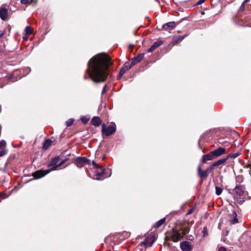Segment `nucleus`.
<instances>
[{
    "label": "nucleus",
    "instance_id": "f257e3e1",
    "mask_svg": "<svg viewBox=\"0 0 251 251\" xmlns=\"http://www.w3.org/2000/svg\"><path fill=\"white\" fill-rule=\"evenodd\" d=\"M110 60L106 54L102 53L95 55L89 60L86 72L93 81L100 82L106 79L107 71L112 64Z\"/></svg>",
    "mask_w": 251,
    "mask_h": 251
},
{
    "label": "nucleus",
    "instance_id": "f03ea898",
    "mask_svg": "<svg viewBox=\"0 0 251 251\" xmlns=\"http://www.w3.org/2000/svg\"><path fill=\"white\" fill-rule=\"evenodd\" d=\"M60 160L59 157H56L52 159L48 165V167L53 166L52 168L46 170H38L33 173L32 176L35 179H39L44 176L51 171L55 170L57 167L61 166L65 162V160L60 162Z\"/></svg>",
    "mask_w": 251,
    "mask_h": 251
},
{
    "label": "nucleus",
    "instance_id": "7ed1b4c3",
    "mask_svg": "<svg viewBox=\"0 0 251 251\" xmlns=\"http://www.w3.org/2000/svg\"><path fill=\"white\" fill-rule=\"evenodd\" d=\"M92 165L94 168L96 169H97V171L95 172V174L94 175V178L97 180H101L103 178V176L104 174V169L103 167L98 163H96L95 161H92Z\"/></svg>",
    "mask_w": 251,
    "mask_h": 251
},
{
    "label": "nucleus",
    "instance_id": "20e7f679",
    "mask_svg": "<svg viewBox=\"0 0 251 251\" xmlns=\"http://www.w3.org/2000/svg\"><path fill=\"white\" fill-rule=\"evenodd\" d=\"M116 130V126L115 124H112L107 127L105 124H103L101 126V131L106 136H110L113 134Z\"/></svg>",
    "mask_w": 251,
    "mask_h": 251
},
{
    "label": "nucleus",
    "instance_id": "39448f33",
    "mask_svg": "<svg viewBox=\"0 0 251 251\" xmlns=\"http://www.w3.org/2000/svg\"><path fill=\"white\" fill-rule=\"evenodd\" d=\"M233 192L234 193V197L238 200H240L243 199L244 195V188L243 186L241 185L237 186L233 190Z\"/></svg>",
    "mask_w": 251,
    "mask_h": 251
},
{
    "label": "nucleus",
    "instance_id": "423d86ee",
    "mask_svg": "<svg viewBox=\"0 0 251 251\" xmlns=\"http://www.w3.org/2000/svg\"><path fill=\"white\" fill-rule=\"evenodd\" d=\"M75 164L79 168H81L86 164H90V161L85 157H78L75 160Z\"/></svg>",
    "mask_w": 251,
    "mask_h": 251
},
{
    "label": "nucleus",
    "instance_id": "0eeeda50",
    "mask_svg": "<svg viewBox=\"0 0 251 251\" xmlns=\"http://www.w3.org/2000/svg\"><path fill=\"white\" fill-rule=\"evenodd\" d=\"M182 236L179 231L173 228L171 235V240L174 242H177L182 238Z\"/></svg>",
    "mask_w": 251,
    "mask_h": 251
},
{
    "label": "nucleus",
    "instance_id": "6e6552de",
    "mask_svg": "<svg viewBox=\"0 0 251 251\" xmlns=\"http://www.w3.org/2000/svg\"><path fill=\"white\" fill-rule=\"evenodd\" d=\"M225 152L226 149L222 147L219 148L211 151V153H212L214 158L222 155L225 154Z\"/></svg>",
    "mask_w": 251,
    "mask_h": 251
},
{
    "label": "nucleus",
    "instance_id": "1a4fd4ad",
    "mask_svg": "<svg viewBox=\"0 0 251 251\" xmlns=\"http://www.w3.org/2000/svg\"><path fill=\"white\" fill-rule=\"evenodd\" d=\"M0 18L3 21H6L8 19V12L7 8L0 7Z\"/></svg>",
    "mask_w": 251,
    "mask_h": 251
},
{
    "label": "nucleus",
    "instance_id": "9d476101",
    "mask_svg": "<svg viewBox=\"0 0 251 251\" xmlns=\"http://www.w3.org/2000/svg\"><path fill=\"white\" fill-rule=\"evenodd\" d=\"M198 173L199 176L201 178H205L208 176L209 175L206 170L204 171L201 170V165H199L198 167Z\"/></svg>",
    "mask_w": 251,
    "mask_h": 251
},
{
    "label": "nucleus",
    "instance_id": "9b49d317",
    "mask_svg": "<svg viewBox=\"0 0 251 251\" xmlns=\"http://www.w3.org/2000/svg\"><path fill=\"white\" fill-rule=\"evenodd\" d=\"M185 36L186 35H178L174 37L171 44H172L173 46H174L175 45L180 43L184 39Z\"/></svg>",
    "mask_w": 251,
    "mask_h": 251
},
{
    "label": "nucleus",
    "instance_id": "f8f14e48",
    "mask_svg": "<svg viewBox=\"0 0 251 251\" xmlns=\"http://www.w3.org/2000/svg\"><path fill=\"white\" fill-rule=\"evenodd\" d=\"M214 159V157L212 153H211V151L210 153L203 155L202 158V162L203 163H206L208 161H211V160H213Z\"/></svg>",
    "mask_w": 251,
    "mask_h": 251
},
{
    "label": "nucleus",
    "instance_id": "ddd939ff",
    "mask_svg": "<svg viewBox=\"0 0 251 251\" xmlns=\"http://www.w3.org/2000/svg\"><path fill=\"white\" fill-rule=\"evenodd\" d=\"M154 242L152 237H147L143 242L141 243V245H144L146 248L151 247Z\"/></svg>",
    "mask_w": 251,
    "mask_h": 251
},
{
    "label": "nucleus",
    "instance_id": "4468645a",
    "mask_svg": "<svg viewBox=\"0 0 251 251\" xmlns=\"http://www.w3.org/2000/svg\"><path fill=\"white\" fill-rule=\"evenodd\" d=\"M163 44V42L161 41H157L153 43L151 47L148 49V51L149 52H152L157 48Z\"/></svg>",
    "mask_w": 251,
    "mask_h": 251
},
{
    "label": "nucleus",
    "instance_id": "2eb2a0df",
    "mask_svg": "<svg viewBox=\"0 0 251 251\" xmlns=\"http://www.w3.org/2000/svg\"><path fill=\"white\" fill-rule=\"evenodd\" d=\"M180 248L182 251H190L192 249L191 246L186 241L181 244Z\"/></svg>",
    "mask_w": 251,
    "mask_h": 251
},
{
    "label": "nucleus",
    "instance_id": "dca6fc26",
    "mask_svg": "<svg viewBox=\"0 0 251 251\" xmlns=\"http://www.w3.org/2000/svg\"><path fill=\"white\" fill-rule=\"evenodd\" d=\"M179 232L181 231V234L182 236V237L187 234L190 231V228L188 226H185L184 225L182 224L180 227Z\"/></svg>",
    "mask_w": 251,
    "mask_h": 251
},
{
    "label": "nucleus",
    "instance_id": "f3484780",
    "mask_svg": "<svg viewBox=\"0 0 251 251\" xmlns=\"http://www.w3.org/2000/svg\"><path fill=\"white\" fill-rule=\"evenodd\" d=\"M91 123L95 126H98L101 124V120L99 117H94L92 119Z\"/></svg>",
    "mask_w": 251,
    "mask_h": 251
},
{
    "label": "nucleus",
    "instance_id": "a211bd4d",
    "mask_svg": "<svg viewBox=\"0 0 251 251\" xmlns=\"http://www.w3.org/2000/svg\"><path fill=\"white\" fill-rule=\"evenodd\" d=\"M176 26L175 22H169L163 25V27L165 30H171L174 29Z\"/></svg>",
    "mask_w": 251,
    "mask_h": 251
},
{
    "label": "nucleus",
    "instance_id": "6ab92c4d",
    "mask_svg": "<svg viewBox=\"0 0 251 251\" xmlns=\"http://www.w3.org/2000/svg\"><path fill=\"white\" fill-rule=\"evenodd\" d=\"M227 160V158L226 157L220 159L214 163V166L217 167L219 165H223Z\"/></svg>",
    "mask_w": 251,
    "mask_h": 251
},
{
    "label": "nucleus",
    "instance_id": "aec40b11",
    "mask_svg": "<svg viewBox=\"0 0 251 251\" xmlns=\"http://www.w3.org/2000/svg\"><path fill=\"white\" fill-rule=\"evenodd\" d=\"M237 215L235 211H234L232 215H231V217L232 218V219L230 220L229 221L231 224L234 225L238 223V220L237 218Z\"/></svg>",
    "mask_w": 251,
    "mask_h": 251
},
{
    "label": "nucleus",
    "instance_id": "412c9836",
    "mask_svg": "<svg viewBox=\"0 0 251 251\" xmlns=\"http://www.w3.org/2000/svg\"><path fill=\"white\" fill-rule=\"evenodd\" d=\"M165 221L166 218H165L160 219L159 221H158L155 224V225H154V227L155 229L158 228L160 226H161L163 224H164L165 223Z\"/></svg>",
    "mask_w": 251,
    "mask_h": 251
},
{
    "label": "nucleus",
    "instance_id": "4be33fe9",
    "mask_svg": "<svg viewBox=\"0 0 251 251\" xmlns=\"http://www.w3.org/2000/svg\"><path fill=\"white\" fill-rule=\"evenodd\" d=\"M33 31V28L30 26H26L24 32L26 36H28L29 35L31 34Z\"/></svg>",
    "mask_w": 251,
    "mask_h": 251
},
{
    "label": "nucleus",
    "instance_id": "5701e85b",
    "mask_svg": "<svg viewBox=\"0 0 251 251\" xmlns=\"http://www.w3.org/2000/svg\"><path fill=\"white\" fill-rule=\"evenodd\" d=\"M131 68V66L128 67L127 66H125L123 67L120 71L119 75L121 77L129 69Z\"/></svg>",
    "mask_w": 251,
    "mask_h": 251
},
{
    "label": "nucleus",
    "instance_id": "b1692460",
    "mask_svg": "<svg viewBox=\"0 0 251 251\" xmlns=\"http://www.w3.org/2000/svg\"><path fill=\"white\" fill-rule=\"evenodd\" d=\"M51 143H52L51 140H50V139L46 140L45 141V142L43 143V148L44 149L47 150L50 146V145H51Z\"/></svg>",
    "mask_w": 251,
    "mask_h": 251
},
{
    "label": "nucleus",
    "instance_id": "393cba45",
    "mask_svg": "<svg viewBox=\"0 0 251 251\" xmlns=\"http://www.w3.org/2000/svg\"><path fill=\"white\" fill-rule=\"evenodd\" d=\"M240 154V153L239 152L230 153L226 156V158H227V159L228 158H235L237 157L238 156H239Z\"/></svg>",
    "mask_w": 251,
    "mask_h": 251
},
{
    "label": "nucleus",
    "instance_id": "a878e982",
    "mask_svg": "<svg viewBox=\"0 0 251 251\" xmlns=\"http://www.w3.org/2000/svg\"><path fill=\"white\" fill-rule=\"evenodd\" d=\"M6 143L4 140L0 141V150H6Z\"/></svg>",
    "mask_w": 251,
    "mask_h": 251
},
{
    "label": "nucleus",
    "instance_id": "bb28decb",
    "mask_svg": "<svg viewBox=\"0 0 251 251\" xmlns=\"http://www.w3.org/2000/svg\"><path fill=\"white\" fill-rule=\"evenodd\" d=\"M144 56V53H140L138 56H137L136 57H135L134 59L136 60V62L139 63L142 60Z\"/></svg>",
    "mask_w": 251,
    "mask_h": 251
},
{
    "label": "nucleus",
    "instance_id": "cd10ccee",
    "mask_svg": "<svg viewBox=\"0 0 251 251\" xmlns=\"http://www.w3.org/2000/svg\"><path fill=\"white\" fill-rule=\"evenodd\" d=\"M223 189L220 187H216V194L217 195H220L222 193Z\"/></svg>",
    "mask_w": 251,
    "mask_h": 251
},
{
    "label": "nucleus",
    "instance_id": "c85d7f7f",
    "mask_svg": "<svg viewBox=\"0 0 251 251\" xmlns=\"http://www.w3.org/2000/svg\"><path fill=\"white\" fill-rule=\"evenodd\" d=\"M73 122H74V120L72 119H69L68 121H67L66 122V126H71L72 125Z\"/></svg>",
    "mask_w": 251,
    "mask_h": 251
},
{
    "label": "nucleus",
    "instance_id": "c756f323",
    "mask_svg": "<svg viewBox=\"0 0 251 251\" xmlns=\"http://www.w3.org/2000/svg\"><path fill=\"white\" fill-rule=\"evenodd\" d=\"M202 232V234H203V236L204 237L208 235V230H207V228L206 227H204L203 228Z\"/></svg>",
    "mask_w": 251,
    "mask_h": 251
},
{
    "label": "nucleus",
    "instance_id": "7c9ffc66",
    "mask_svg": "<svg viewBox=\"0 0 251 251\" xmlns=\"http://www.w3.org/2000/svg\"><path fill=\"white\" fill-rule=\"evenodd\" d=\"M216 166H214V163L208 168H207L206 169L207 172L208 173V174L209 173H210L211 171H213V170L214 169V167H215Z\"/></svg>",
    "mask_w": 251,
    "mask_h": 251
},
{
    "label": "nucleus",
    "instance_id": "2f4dec72",
    "mask_svg": "<svg viewBox=\"0 0 251 251\" xmlns=\"http://www.w3.org/2000/svg\"><path fill=\"white\" fill-rule=\"evenodd\" d=\"M7 150H0V157L4 156L7 153Z\"/></svg>",
    "mask_w": 251,
    "mask_h": 251
},
{
    "label": "nucleus",
    "instance_id": "473e14b6",
    "mask_svg": "<svg viewBox=\"0 0 251 251\" xmlns=\"http://www.w3.org/2000/svg\"><path fill=\"white\" fill-rule=\"evenodd\" d=\"M81 120L83 123L86 124L88 122L89 119L83 117L81 119Z\"/></svg>",
    "mask_w": 251,
    "mask_h": 251
},
{
    "label": "nucleus",
    "instance_id": "72a5a7b5",
    "mask_svg": "<svg viewBox=\"0 0 251 251\" xmlns=\"http://www.w3.org/2000/svg\"><path fill=\"white\" fill-rule=\"evenodd\" d=\"M218 251H227V249L225 247H221L218 249Z\"/></svg>",
    "mask_w": 251,
    "mask_h": 251
},
{
    "label": "nucleus",
    "instance_id": "f704fd0d",
    "mask_svg": "<svg viewBox=\"0 0 251 251\" xmlns=\"http://www.w3.org/2000/svg\"><path fill=\"white\" fill-rule=\"evenodd\" d=\"M106 87H107V85H105L103 88V89H102V91L101 92L102 95H103L104 94H105L106 93V92L107 91Z\"/></svg>",
    "mask_w": 251,
    "mask_h": 251
},
{
    "label": "nucleus",
    "instance_id": "c9c22d12",
    "mask_svg": "<svg viewBox=\"0 0 251 251\" xmlns=\"http://www.w3.org/2000/svg\"><path fill=\"white\" fill-rule=\"evenodd\" d=\"M138 63V62H136V60L135 59H134L133 60H132V62H131V64H130V66H131V67Z\"/></svg>",
    "mask_w": 251,
    "mask_h": 251
},
{
    "label": "nucleus",
    "instance_id": "e433bc0d",
    "mask_svg": "<svg viewBox=\"0 0 251 251\" xmlns=\"http://www.w3.org/2000/svg\"><path fill=\"white\" fill-rule=\"evenodd\" d=\"M205 1V0H199L197 2V5H200V4L203 3Z\"/></svg>",
    "mask_w": 251,
    "mask_h": 251
},
{
    "label": "nucleus",
    "instance_id": "4c0bfd02",
    "mask_svg": "<svg viewBox=\"0 0 251 251\" xmlns=\"http://www.w3.org/2000/svg\"><path fill=\"white\" fill-rule=\"evenodd\" d=\"M28 0H21V2L22 4H27L28 2Z\"/></svg>",
    "mask_w": 251,
    "mask_h": 251
},
{
    "label": "nucleus",
    "instance_id": "58836bf2",
    "mask_svg": "<svg viewBox=\"0 0 251 251\" xmlns=\"http://www.w3.org/2000/svg\"><path fill=\"white\" fill-rule=\"evenodd\" d=\"M240 8L242 10H244V9H245V3H243V2L242 3V4L241 5Z\"/></svg>",
    "mask_w": 251,
    "mask_h": 251
},
{
    "label": "nucleus",
    "instance_id": "ea45409f",
    "mask_svg": "<svg viewBox=\"0 0 251 251\" xmlns=\"http://www.w3.org/2000/svg\"><path fill=\"white\" fill-rule=\"evenodd\" d=\"M194 211V209L193 208L192 209H190L189 211L188 212V214H191L193 211Z\"/></svg>",
    "mask_w": 251,
    "mask_h": 251
},
{
    "label": "nucleus",
    "instance_id": "a19ab883",
    "mask_svg": "<svg viewBox=\"0 0 251 251\" xmlns=\"http://www.w3.org/2000/svg\"><path fill=\"white\" fill-rule=\"evenodd\" d=\"M28 36H26V37L25 36H24V37H23L24 39L25 40H26L28 39Z\"/></svg>",
    "mask_w": 251,
    "mask_h": 251
},
{
    "label": "nucleus",
    "instance_id": "79ce46f5",
    "mask_svg": "<svg viewBox=\"0 0 251 251\" xmlns=\"http://www.w3.org/2000/svg\"><path fill=\"white\" fill-rule=\"evenodd\" d=\"M247 168H250L251 167V164H248L246 166Z\"/></svg>",
    "mask_w": 251,
    "mask_h": 251
},
{
    "label": "nucleus",
    "instance_id": "37998d69",
    "mask_svg": "<svg viewBox=\"0 0 251 251\" xmlns=\"http://www.w3.org/2000/svg\"><path fill=\"white\" fill-rule=\"evenodd\" d=\"M3 35H4V33L3 32H2V33H0V38L1 37H2L3 36Z\"/></svg>",
    "mask_w": 251,
    "mask_h": 251
},
{
    "label": "nucleus",
    "instance_id": "c03bdc74",
    "mask_svg": "<svg viewBox=\"0 0 251 251\" xmlns=\"http://www.w3.org/2000/svg\"><path fill=\"white\" fill-rule=\"evenodd\" d=\"M249 1V0H245L243 2V3H244L245 4L248 1Z\"/></svg>",
    "mask_w": 251,
    "mask_h": 251
}]
</instances>
